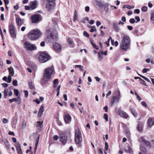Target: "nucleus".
<instances>
[{
    "label": "nucleus",
    "mask_w": 154,
    "mask_h": 154,
    "mask_svg": "<svg viewBox=\"0 0 154 154\" xmlns=\"http://www.w3.org/2000/svg\"><path fill=\"white\" fill-rule=\"evenodd\" d=\"M97 29L96 27L94 26H91L90 32H93L94 31H96Z\"/></svg>",
    "instance_id": "35"
},
{
    "label": "nucleus",
    "mask_w": 154,
    "mask_h": 154,
    "mask_svg": "<svg viewBox=\"0 0 154 154\" xmlns=\"http://www.w3.org/2000/svg\"><path fill=\"white\" fill-rule=\"evenodd\" d=\"M16 21L17 24L19 26H21L23 23V20L19 17L16 18Z\"/></svg>",
    "instance_id": "18"
},
{
    "label": "nucleus",
    "mask_w": 154,
    "mask_h": 154,
    "mask_svg": "<svg viewBox=\"0 0 154 154\" xmlns=\"http://www.w3.org/2000/svg\"><path fill=\"white\" fill-rule=\"evenodd\" d=\"M83 34L84 35L87 37H89V34L86 31H84V32Z\"/></svg>",
    "instance_id": "56"
},
{
    "label": "nucleus",
    "mask_w": 154,
    "mask_h": 154,
    "mask_svg": "<svg viewBox=\"0 0 154 154\" xmlns=\"http://www.w3.org/2000/svg\"><path fill=\"white\" fill-rule=\"evenodd\" d=\"M125 151L128 153L130 154H132L133 153V151L129 145H128L127 147L125 148Z\"/></svg>",
    "instance_id": "20"
},
{
    "label": "nucleus",
    "mask_w": 154,
    "mask_h": 154,
    "mask_svg": "<svg viewBox=\"0 0 154 154\" xmlns=\"http://www.w3.org/2000/svg\"><path fill=\"white\" fill-rule=\"evenodd\" d=\"M26 122L25 121H23L22 123V125H21V128L22 129H24L26 128Z\"/></svg>",
    "instance_id": "38"
},
{
    "label": "nucleus",
    "mask_w": 154,
    "mask_h": 154,
    "mask_svg": "<svg viewBox=\"0 0 154 154\" xmlns=\"http://www.w3.org/2000/svg\"><path fill=\"white\" fill-rule=\"evenodd\" d=\"M131 110L133 116L135 117H136L137 116V113L135 109L133 108H131Z\"/></svg>",
    "instance_id": "28"
},
{
    "label": "nucleus",
    "mask_w": 154,
    "mask_h": 154,
    "mask_svg": "<svg viewBox=\"0 0 154 154\" xmlns=\"http://www.w3.org/2000/svg\"><path fill=\"white\" fill-rule=\"evenodd\" d=\"M60 139L63 144H65L67 142L66 137L62 133L60 134Z\"/></svg>",
    "instance_id": "11"
},
{
    "label": "nucleus",
    "mask_w": 154,
    "mask_h": 154,
    "mask_svg": "<svg viewBox=\"0 0 154 154\" xmlns=\"http://www.w3.org/2000/svg\"><path fill=\"white\" fill-rule=\"evenodd\" d=\"M8 92V89L6 88L5 89L4 91V96L5 97H6V96H7V94Z\"/></svg>",
    "instance_id": "39"
},
{
    "label": "nucleus",
    "mask_w": 154,
    "mask_h": 154,
    "mask_svg": "<svg viewBox=\"0 0 154 154\" xmlns=\"http://www.w3.org/2000/svg\"><path fill=\"white\" fill-rule=\"evenodd\" d=\"M104 118L105 119L106 121H108V115L107 114H105L104 115Z\"/></svg>",
    "instance_id": "54"
},
{
    "label": "nucleus",
    "mask_w": 154,
    "mask_h": 154,
    "mask_svg": "<svg viewBox=\"0 0 154 154\" xmlns=\"http://www.w3.org/2000/svg\"><path fill=\"white\" fill-rule=\"evenodd\" d=\"M77 14L76 10L75 11L74 15L73 17V19L75 22L77 19Z\"/></svg>",
    "instance_id": "36"
},
{
    "label": "nucleus",
    "mask_w": 154,
    "mask_h": 154,
    "mask_svg": "<svg viewBox=\"0 0 154 154\" xmlns=\"http://www.w3.org/2000/svg\"><path fill=\"white\" fill-rule=\"evenodd\" d=\"M139 79L141 81H142V83L143 85H146V84L145 83V81H144L142 79L140 78L139 77H135V79Z\"/></svg>",
    "instance_id": "43"
},
{
    "label": "nucleus",
    "mask_w": 154,
    "mask_h": 154,
    "mask_svg": "<svg viewBox=\"0 0 154 154\" xmlns=\"http://www.w3.org/2000/svg\"><path fill=\"white\" fill-rule=\"evenodd\" d=\"M12 76L11 75H9L8 77V80L7 81V82L8 83H10L11 81L12 78L11 77Z\"/></svg>",
    "instance_id": "42"
},
{
    "label": "nucleus",
    "mask_w": 154,
    "mask_h": 154,
    "mask_svg": "<svg viewBox=\"0 0 154 154\" xmlns=\"http://www.w3.org/2000/svg\"><path fill=\"white\" fill-rule=\"evenodd\" d=\"M142 105L145 108L147 107V106L146 103L144 101H143L141 102Z\"/></svg>",
    "instance_id": "49"
},
{
    "label": "nucleus",
    "mask_w": 154,
    "mask_h": 154,
    "mask_svg": "<svg viewBox=\"0 0 154 154\" xmlns=\"http://www.w3.org/2000/svg\"><path fill=\"white\" fill-rule=\"evenodd\" d=\"M140 140L141 142H143L146 144L149 147H150L151 144L150 142L146 140L144 137H141L140 139Z\"/></svg>",
    "instance_id": "17"
},
{
    "label": "nucleus",
    "mask_w": 154,
    "mask_h": 154,
    "mask_svg": "<svg viewBox=\"0 0 154 154\" xmlns=\"http://www.w3.org/2000/svg\"><path fill=\"white\" fill-rule=\"evenodd\" d=\"M23 46L26 50L30 51H32L36 49L35 45L32 44L30 42L27 41L24 42Z\"/></svg>",
    "instance_id": "7"
},
{
    "label": "nucleus",
    "mask_w": 154,
    "mask_h": 154,
    "mask_svg": "<svg viewBox=\"0 0 154 154\" xmlns=\"http://www.w3.org/2000/svg\"><path fill=\"white\" fill-rule=\"evenodd\" d=\"M14 94L16 96L18 97L19 96H20L19 94V92L17 89H14Z\"/></svg>",
    "instance_id": "30"
},
{
    "label": "nucleus",
    "mask_w": 154,
    "mask_h": 154,
    "mask_svg": "<svg viewBox=\"0 0 154 154\" xmlns=\"http://www.w3.org/2000/svg\"><path fill=\"white\" fill-rule=\"evenodd\" d=\"M13 84L14 85L16 86L17 85V80H14L13 82Z\"/></svg>",
    "instance_id": "51"
},
{
    "label": "nucleus",
    "mask_w": 154,
    "mask_h": 154,
    "mask_svg": "<svg viewBox=\"0 0 154 154\" xmlns=\"http://www.w3.org/2000/svg\"><path fill=\"white\" fill-rule=\"evenodd\" d=\"M37 5V2L36 1L31 2L29 3V5L31 7V10L36 8Z\"/></svg>",
    "instance_id": "16"
},
{
    "label": "nucleus",
    "mask_w": 154,
    "mask_h": 154,
    "mask_svg": "<svg viewBox=\"0 0 154 154\" xmlns=\"http://www.w3.org/2000/svg\"><path fill=\"white\" fill-rule=\"evenodd\" d=\"M16 98H13L12 99H10L9 100V102L10 103H12L13 102L16 101Z\"/></svg>",
    "instance_id": "61"
},
{
    "label": "nucleus",
    "mask_w": 154,
    "mask_h": 154,
    "mask_svg": "<svg viewBox=\"0 0 154 154\" xmlns=\"http://www.w3.org/2000/svg\"><path fill=\"white\" fill-rule=\"evenodd\" d=\"M134 13H137V14H139L140 12V10L138 9H135L134 10Z\"/></svg>",
    "instance_id": "60"
},
{
    "label": "nucleus",
    "mask_w": 154,
    "mask_h": 154,
    "mask_svg": "<svg viewBox=\"0 0 154 154\" xmlns=\"http://www.w3.org/2000/svg\"><path fill=\"white\" fill-rule=\"evenodd\" d=\"M118 114L121 117L127 119L128 116L126 112L121 110H119L118 112Z\"/></svg>",
    "instance_id": "12"
},
{
    "label": "nucleus",
    "mask_w": 154,
    "mask_h": 154,
    "mask_svg": "<svg viewBox=\"0 0 154 154\" xmlns=\"http://www.w3.org/2000/svg\"><path fill=\"white\" fill-rule=\"evenodd\" d=\"M41 32L37 29L33 30L31 31L28 35V38L32 40H36L41 35Z\"/></svg>",
    "instance_id": "3"
},
{
    "label": "nucleus",
    "mask_w": 154,
    "mask_h": 154,
    "mask_svg": "<svg viewBox=\"0 0 154 154\" xmlns=\"http://www.w3.org/2000/svg\"><path fill=\"white\" fill-rule=\"evenodd\" d=\"M147 8L146 6H144L142 8V11L144 12H146L147 11Z\"/></svg>",
    "instance_id": "44"
},
{
    "label": "nucleus",
    "mask_w": 154,
    "mask_h": 154,
    "mask_svg": "<svg viewBox=\"0 0 154 154\" xmlns=\"http://www.w3.org/2000/svg\"><path fill=\"white\" fill-rule=\"evenodd\" d=\"M110 40H111V43L112 45H114L116 47L118 45L119 43L117 41L114 42V41L112 39V38L110 37L108 39V43H107V42H105V44L107 45L108 46H109V43Z\"/></svg>",
    "instance_id": "14"
},
{
    "label": "nucleus",
    "mask_w": 154,
    "mask_h": 154,
    "mask_svg": "<svg viewBox=\"0 0 154 154\" xmlns=\"http://www.w3.org/2000/svg\"><path fill=\"white\" fill-rule=\"evenodd\" d=\"M126 7H127V8L129 9H130L131 8H133L134 7V6H131L130 5H127V6H126Z\"/></svg>",
    "instance_id": "52"
},
{
    "label": "nucleus",
    "mask_w": 154,
    "mask_h": 154,
    "mask_svg": "<svg viewBox=\"0 0 154 154\" xmlns=\"http://www.w3.org/2000/svg\"><path fill=\"white\" fill-rule=\"evenodd\" d=\"M41 18V16L40 14H35L32 15L31 17L32 22L33 23L38 22Z\"/></svg>",
    "instance_id": "9"
},
{
    "label": "nucleus",
    "mask_w": 154,
    "mask_h": 154,
    "mask_svg": "<svg viewBox=\"0 0 154 154\" xmlns=\"http://www.w3.org/2000/svg\"><path fill=\"white\" fill-rule=\"evenodd\" d=\"M9 75L13 76L14 74V69L11 67H9L8 68Z\"/></svg>",
    "instance_id": "24"
},
{
    "label": "nucleus",
    "mask_w": 154,
    "mask_h": 154,
    "mask_svg": "<svg viewBox=\"0 0 154 154\" xmlns=\"http://www.w3.org/2000/svg\"><path fill=\"white\" fill-rule=\"evenodd\" d=\"M129 22L130 23L133 24V23H134L135 22V21L134 19L131 18Z\"/></svg>",
    "instance_id": "53"
},
{
    "label": "nucleus",
    "mask_w": 154,
    "mask_h": 154,
    "mask_svg": "<svg viewBox=\"0 0 154 154\" xmlns=\"http://www.w3.org/2000/svg\"><path fill=\"white\" fill-rule=\"evenodd\" d=\"M53 139L54 140H57L59 138V137L56 135H54L53 137Z\"/></svg>",
    "instance_id": "59"
},
{
    "label": "nucleus",
    "mask_w": 154,
    "mask_h": 154,
    "mask_svg": "<svg viewBox=\"0 0 154 154\" xmlns=\"http://www.w3.org/2000/svg\"><path fill=\"white\" fill-rule=\"evenodd\" d=\"M67 43L69 45H71L72 47H74V43L73 40L71 39L70 38H68L67 40Z\"/></svg>",
    "instance_id": "25"
},
{
    "label": "nucleus",
    "mask_w": 154,
    "mask_h": 154,
    "mask_svg": "<svg viewBox=\"0 0 154 154\" xmlns=\"http://www.w3.org/2000/svg\"><path fill=\"white\" fill-rule=\"evenodd\" d=\"M54 72V69L53 66L45 69L43 72V80L45 82H48L51 79L52 75Z\"/></svg>",
    "instance_id": "1"
},
{
    "label": "nucleus",
    "mask_w": 154,
    "mask_h": 154,
    "mask_svg": "<svg viewBox=\"0 0 154 154\" xmlns=\"http://www.w3.org/2000/svg\"><path fill=\"white\" fill-rule=\"evenodd\" d=\"M55 3H53L46 1L45 3V8L48 10H50L53 9L54 7Z\"/></svg>",
    "instance_id": "10"
},
{
    "label": "nucleus",
    "mask_w": 154,
    "mask_h": 154,
    "mask_svg": "<svg viewBox=\"0 0 154 154\" xmlns=\"http://www.w3.org/2000/svg\"><path fill=\"white\" fill-rule=\"evenodd\" d=\"M135 18L137 20L136 21V23H137L140 21V19L139 17L136 16L135 17Z\"/></svg>",
    "instance_id": "62"
},
{
    "label": "nucleus",
    "mask_w": 154,
    "mask_h": 154,
    "mask_svg": "<svg viewBox=\"0 0 154 154\" xmlns=\"http://www.w3.org/2000/svg\"><path fill=\"white\" fill-rule=\"evenodd\" d=\"M47 37L50 39L54 40L56 39L57 37V31L51 29L48 30L46 32Z\"/></svg>",
    "instance_id": "4"
},
{
    "label": "nucleus",
    "mask_w": 154,
    "mask_h": 154,
    "mask_svg": "<svg viewBox=\"0 0 154 154\" xmlns=\"http://www.w3.org/2000/svg\"><path fill=\"white\" fill-rule=\"evenodd\" d=\"M25 93V97H28V92L27 90H25L24 91Z\"/></svg>",
    "instance_id": "50"
},
{
    "label": "nucleus",
    "mask_w": 154,
    "mask_h": 154,
    "mask_svg": "<svg viewBox=\"0 0 154 154\" xmlns=\"http://www.w3.org/2000/svg\"><path fill=\"white\" fill-rule=\"evenodd\" d=\"M8 120L6 118H3L2 120V122L4 124H6L8 123Z\"/></svg>",
    "instance_id": "48"
},
{
    "label": "nucleus",
    "mask_w": 154,
    "mask_h": 154,
    "mask_svg": "<svg viewBox=\"0 0 154 154\" xmlns=\"http://www.w3.org/2000/svg\"><path fill=\"white\" fill-rule=\"evenodd\" d=\"M58 84V80L57 79H55L54 81V88H56Z\"/></svg>",
    "instance_id": "33"
},
{
    "label": "nucleus",
    "mask_w": 154,
    "mask_h": 154,
    "mask_svg": "<svg viewBox=\"0 0 154 154\" xmlns=\"http://www.w3.org/2000/svg\"><path fill=\"white\" fill-rule=\"evenodd\" d=\"M140 149L141 151H142L145 153H146L147 152V150L146 149L144 146H142L141 147Z\"/></svg>",
    "instance_id": "32"
},
{
    "label": "nucleus",
    "mask_w": 154,
    "mask_h": 154,
    "mask_svg": "<svg viewBox=\"0 0 154 154\" xmlns=\"http://www.w3.org/2000/svg\"><path fill=\"white\" fill-rule=\"evenodd\" d=\"M148 125L150 126H152L154 125V118H149L148 120Z\"/></svg>",
    "instance_id": "19"
},
{
    "label": "nucleus",
    "mask_w": 154,
    "mask_h": 154,
    "mask_svg": "<svg viewBox=\"0 0 154 154\" xmlns=\"http://www.w3.org/2000/svg\"><path fill=\"white\" fill-rule=\"evenodd\" d=\"M115 99V101L116 100L117 102L118 103L119 102L120 98L119 97L114 96L113 97V99Z\"/></svg>",
    "instance_id": "47"
},
{
    "label": "nucleus",
    "mask_w": 154,
    "mask_h": 154,
    "mask_svg": "<svg viewBox=\"0 0 154 154\" xmlns=\"http://www.w3.org/2000/svg\"><path fill=\"white\" fill-rule=\"evenodd\" d=\"M82 141V134L80 130L78 129L75 131V142L76 144H79Z\"/></svg>",
    "instance_id": "5"
},
{
    "label": "nucleus",
    "mask_w": 154,
    "mask_h": 154,
    "mask_svg": "<svg viewBox=\"0 0 154 154\" xmlns=\"http://www.w3.org/2000/svg\"><path fill=\"white\" fill-rule=\"evenodd\" d=\"M2 85L4 87L6 88L7 87L8 85L6 83H3L2 84Z\"/></svg>",
    "instance_id": "64"
},
{
    "label": "nucleus",
    "mask_w": 154,
    "mask_h": 154,
    "mask_svg": "<svg viewBox=\"0 0 154 154\" xmlns=\"http://www.w3.org/2000/svg\"><path fill=\"white\" fill-rule=\"evenodd\" d=\"M130 40L129 37H124L120 43V49L121 50L126 51L130 49Z\"/></svg>",
    "instance_id": "2"
},
{
    "label": "nucleus",
    "mask_w": 154,
    "mask_h": 154,
    "mask_svg": "<svg viewBox=\"0 0 154 154\" xmlns=\"http://www.w3.org/2000/svg\"><path fill=\"white\" fill-rule=\"evenodd\" d=\"M72 118L69 114L66 115L64 117V120L66 123L69 124L71 121Z\"/></svg>",
    "instance_id": "15"
},
{
    "label": "nucleus",
    "mask_w": 154,
    "mask_h": 154,
    "mask_svg": "<svg viewBox=\"0 0 154 154\" xmlns=\"http://www.w3.org/2000/svg\"><path fill=\"white\" fill-rule=\"evenodd\" d=\"M9 31L11 37L13 38H15L16 36V32L15 28L13 25H10Z\"/></svg>",
    "instance_id": "8"
},
{
    "label": "nucleus",
    "mask_w": 154,
    "mask_h": 154,
    "mask_svg": "<svg viewBox=\"0 0 154 154\" xmlns=\"http://www.w3.org/2000/svg\"><path fill=\"white\" fill-rule=\"evenodd\" d=\"M43 121H42V122H36L35 123V125L37 126H41V125H42V123H43Z\"/></svg>",
    "instance_id": "40"
},
{
    "label": "nucleus",
    "mask_w": 154,
    "mask_h": 154,
    "mask_svg": "<svg viewBox=\"0 0 154 154\" xmlns=\"http://www.w3.org/2000/svg\"><path fill=\"white\" fill-rule=\"evenodd\" d=\"M108 5H107V6H104V10L105 11L106 13H107L108 11Z\"/></svg>",
    "instance_id": "57"
},
{
    "label": "nucleus",
    "mask_w": 154,
    "mask_h": 154,
    "mask_svg": "<svg viewBox=\"0 0 154 154\" xmlns=\"http://www.w3.org/2000/svg\"><path fill=\"white\" fill-rule=\"evenodd\" d=\"M50 59L49 55L45 53H42L38 57V59L40 62L45 63Z\"/></svg>",
    "instance_id": "6"
},
{
    "label": "nucleus",
    "mask_w": 154,
    "mask_h": 154,
    "mask_svg": "<svg viewBox=\"0 0 154 154\" xmlns=\"http://www.w3.org/2000/svg\"><path fill=\"white\" fill-rule=\"evenodd\" d=\"M54 48L57 52H60L61 49L60 45L57 43H55L53 44Z\"/></svg>",
    "instance_id": "13"
},
{
    "label": "nucleus",
    "mask_w": 154,
    "mask_h": 154,
    "mask_svg": "<svg viewBox=\"0 0 154 154\" xmlns=\"http://www.w3.org/2000/svg\"><path fill=\"white\" fill-rule=\"evenodd\" d=\"M113 27L115 31L116 32H119L120 30V29L116 23H114L113 24Z\"/></svg>",
    "instance_id": "23"
},
{
    "label": "nucleus",
    "mask_w": 154,
    "mask_h": 154,
    "mask_svg": "<svg viewBox=\"0 0 154 154\" xmlns=\"http://www.w3.org/2000/svg\"><path fill=\"white\" fill-rule=\"evenodd\" d=\"M105 150L104 152H106V151H107L108 149L109 146L108 144V143L107 142H105Z\"/></svg>",
    "instance_id": "34"
},
{
    "label": "nucleus",
    "mask_w": 154,
    "mask_h": 154,
    "mask_svg": "<svg viewBox=\"0 0 154 154\" xmlns=\"http://www.w3.org/2000/svg\"><path fill=\"white\" fill-rule=\"evenodd\" d=\"M16 147L17 149H21L20 145L18 143H17L16 144Z\"/></svg>",
    "instance_id": "46"
},
{
    "label": "nucleus",
    "mask_w": 154,
    "mask_h": 154,
    "mask_svg": "<svg viewBox=\"0 0 154 154\" xmlns=\"http://www.w3.org/2000/svg\"><path fill=\"white\" fill-rule=\"evenodd\" d=\"M44 111V107L42 105L41 106V107L39 109V112L38 113V117H40L42 115L43 112Z\"/></svg>",
    "instance_id": "21"
},
{
    "label": "nucleus",
    "mask_w": 154,
    "mask_h": 154,
    "mask_svg": "<svg viewBox=\"0 0 154 154\" xmlns=\"http://www.w3.org/2000/svg\"><path fill=\"white\" fill-rule=\"evenodd\" d=\"M2 142L4 143L7 148H9V144L8 141L7 139H5L4 140H2Z\"/></svg>",
    "instance_id": "27"
},
{
    "label": "nucleus",
    "mask_w": 154,
    "mask_h": 154,
    "mask_svg": "<svg viewBox=\"0 0 154 154\" xmlns=\"http://www.w3.org/2000/svg\"><path fill=\"white\" fill-rule=\"evenodd\" d=\"M142 125L140 123L138 124L137 126V129L139 131H141L143 130Z\"/></svg>",
    "instance_id": "31"
},
{
    "label": "nucleus",
    "mask_w": 154,
    "mask_h": 154,
    "mask_svg": "<svg viewBox=\"0 0 154 154\" xmlns=\"http://www.w3.org/2000/svg\"><path fill=\"white\" fill-rule=\"evenodd\" d=\"M96 5L100 8H102L104 6V3L99 1H96Z\"/></svg>",
    "instance_id": "22"
},
{
    "label": "nucleus",
    "mask_w": 154,
    "mask_h": 154,
    "mask_svg": "<svg viewBox=\"0 0 154 154\" xmlns=\"http://www.w3.org/2000/svg\"><path fill=\"white\" fill-rule=\"evenodd\" d=\"M126 136L128 138L130 139L131 137L130 133L129 131H127L126 132Z\"/></svg>",
    "instance_id": "45"
},
{
    "label": "nucleus",
    "mask_w": 154,
    "mask_h": 154,
    "mask_svg": "<svg viewBox=\"0 0 154 154\" xmlns=\"http://www.w3.org/2000/svg\"><path fill=\"white\" fill-rule=\"evenodd\" d=\"M18 154H23L21 149H17Z\"/></svg>",
    "instance_id": "55"
},
{
    "label": "nucleus",
    "mask_w": 154,
    "mask_h": 154,
    "mask_svg": "<svg viewBox=\"0 0 154 154\" xmlns=\"http://www.w3.org/2000/svg\"><path fill=\"white\" fill-rule=\"evenodd\" d=\"M33 101L36 103L37 104H39L40 103V101L39 100L37 99L36 100H34Z\"/></svg>",
    "instance_id": "63"
},
{
    "label": "nucleus",
    "mask_w": 154,
    "mask_h": 154,
    "mask_svg": "<svg viewBox=\"0 0 154 154\" xmlns=\"http://www.w3.org/2000/svg\"><path fill=\"white\" fill-rule=\"evenodd\" d=\"M29 87V88L32 90H34L35 89V86L31 82H29L28 83Z\"/></svg>",
    "instance_id": "29"
},
{
    "label": "nucleus",
    "mask_w": 154,
    "mask_h": 154,
    "mask_svg": "<svg viewBox=\"0 0 154 154\" xmlns=\"http://www.w3.org/2000/svg\"><path fill=\"white\" fill-rule=\"evenodd\" d=\"M103 54V52L102 51H100L98 53V57L99 59L101 60L103 59L102 55Z\"/></svg>",
    "instance_id": "26"
},
{
    "label": "nucleus",
    "mask_w": 154,
    "mask_h": 154,
    "mask_svg": "<svg viewBox=\"0 0 154 154\" xmlns=\"http://www.w3.org/2000/svg\"><path fill=\"white\" fill-rule=\"evenodd\" d=\"M38 140H39V137H38L37 138L36 140V143H35V151H36V150L37 147V145H38Z\"/></svg>",
    "instance_id": "41"
},
{
    "label": "nucleus",
    "mask_w": 154,
    "mask_h": 154,
    "mask_svg": "<svg viewBox=\"0 0 154 154\" xmlns=\"http://www.w3.org/2000/svg\"><path fill=\"white\" fill-rule=\"evenodd\" d=\"M16 99L17 100L16 101L17 103L18 104H20L21 103V99L20 96H19Z\"/></svg>",
    "instance_id": "37"
},
{
    "label": "nucleus",
    "mask_w": 154,
    "mask_h": 154,
    "mask_svg": "<svg viewBox=\"0 0 154 154\" xmlns=\"http://www.w3.org/2000/svg\"><path fill=\"white\" fill-rule=\"evenodd\" d=\"M25 9L26 10H31V7L30 5L29 6L26 5L25 7Z\"/></svg>",
    "instance_id": "58"
}]
</instances>
